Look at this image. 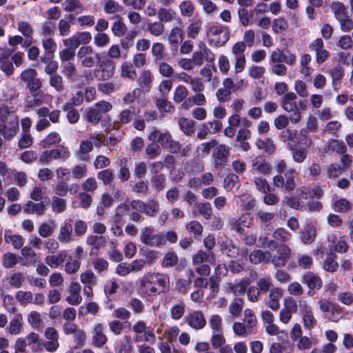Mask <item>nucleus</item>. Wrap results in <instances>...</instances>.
Wrapping results in <instances>:
<instances>
[{
    "instance_id": "nucleus-43",
    "label": "nucleus",
    "mask_w": 353,
    "mask_h": 353,
    "mask_svg": "<svg viewBox=\"0 0 353 353\" xmlns=\"http://www.w3.org/2000/svg\"><path fill=\"white\" fill-rule=\"evenodd\" d=\"M97 177L103 181V183L105 185H110L114 180V174L110 169H106L99 172Z\"/></svg>"
},
{
    "instance_id": "nucleus-61",
    "label": "nucleus",
    "mask_w": 353,
    "mask_h": 353,
    "mask_svg": "<svg viewBox=\"0 0 353 353\" xmlns=\"http://www.w3.org/2000/svg\"><path fill=\"white\" fill-rule=\"evenodd\" d=\"M156 106L161 112H170L174 110L172 103L165 99H158L156 100Z\"/></svg>"
},
{
    "instance_id": "nucleus-45",
    "label": "nucleus",
    "mask_w": 353,
    "mask_h": 353,
    "mask_svg": "<svg viewBox=\"0 0 353 353\" xmlns=\"http://www.w3.org/2000/svg\"><path fill=\"white\" fill-rule=\"evenodd\" d=\"M256 145L259 149H263L268 153H273L275 150V146L270 139L265 140L258 139Z\"/></svg>"
},
{
    "instance_id": "nucleus-46",
    "label": "nucleus",
    "mask_w": 353,
    "mask_h": 353,
    "mask_svg": "<svg viewBox=\"0 0 353 353\" xmlns=\"http://www.w3.org/2000/svg\"><path fill=\"white\" fill-rule=\"evenodd\" d=\"M244 304L243 299L239 298L236 299L229 306L230 312L235 316H239L243 309Z\"/></svg>"
},
{
    "instance_id": "nucleus-48",
    "label": "nucleus",
    "mask_w": 353,
    "mask_h": 353,
    "mask_svg": "<svg viewBox=\"0 0 353 353\" xmlns=\"http://www.w3.org/2000/svg\"><path fill=\"white\" fill-rule=\"evenodd\" d=\"M105 243L106 241L102 236L91 235L87 238V243L93 245L96 249L104 247Z\"/></svg>"
},
{
    "instance_id": "nucleus-64",
    "label": "nucleus",
    "mask_w": 353,
    "mask_h": 353,
    "mask_svg": "<svg viewBox=\"0 0 353 353\" xmlns=\"http://www.w3.org/2000/svg\"><path fill=\"white\" fill-rule=\"evenodd\" d=\"M94 42L97 46L102 48L110 43V37L105 33L99 32L94 36Z\"/></svg>"
},
{
    "instance_id": "nucleus-16",
    "label": "nucleus",
    "mask_w": 353,
    "mask_h": 353,
    "mask_svg": "<svg viewBox=\"0 0 353 353\" xmlns=\"http://www.w3.org/2000/svg\"><path fill=\"white\" fill-rule=\"evenodd\" d=\"M221 252L230 258H236L239 254V248L232 241L227 240L220 245Z\"/></svg>"
},
{
    "instance_id": "nucleus-20",
    "label": "nucleus",
    "mask_w": 353,
    "mask_h": 353,
    "mask_svg": "<svg viewBox=\"0 0 353 353\" xmlns=\"http://www.w3.org/2000/svg\"><path fill=\"white\" fill-rule=\"evenodd\" d=\"M271 253L269 251L263 252L260 250H254L250 254V261L254 264H258L261 261L268 263L270 261Z\"/></svg>"
},
{
    "instance_id": "nucleus-31",
    "label": "nucleus",
    "mask_w": 353,
    "mask_h": 353,
    "mask_svg": "<svg viewBox=\"0 0 353 353\" xmlns=\"http://www.w3.org/2000/svg\"><path fill=\"white\" fill-rule=\"evenodd\" d=\"M61 141V137L59 134L57 132H50L48 134L46 138H44L41 142H40V146L42 148H47L50 146L58 143Z\"/></svg>"
},
{
    "instance_id": "nucleus-59",
    "label": "nucleus",
    "mask_w": 353,
    "mask_h": 353,
    "mask_svg": "<svg viewBox=\"0 0 353 353\" xmlns=\"http://www.w3.org/2000/svg\"><path fill=\"white\" fill-rule=\"evenodd\" d=\"M121 74L123 77L134 79L137 75L136 71L133 69V65L130 63L125 62L121 65Z\"/></svg>"
},
{
    "instance_id": "nucleus-15",
    "label": "nucleus",
    "mask_w": 353,
    "mask_h": 353,
    "mask_svg": "<svg viewBox=\"0 0 353 353\" xmlns=\"http://www.w3.org/2000/svg\"><path fill=\"white\" fill-rule=\"evenodd\" d=\"M192 214L194 216L199 214L206 220L210 219L212 216L211 204L209 202L196 203V207L193 209Z\"/></svg>"
},
{
    "instance_id": "nucleus-40",
    "label": "nucleus",
    "mask_w": 353,
    "mask_h": 353,
    "mask_svg": "<svg viewBox=\"0 0 353 353\" xmlns=\"http://www.w3.org/2000/svg\"><path fill=\"white\" fill-rule=\"evenodd\" d=\"M352 203L346 199L336 200L333 204V209L338 212L345 213L350 210Z\"/></svg>"
},
{
    "instance_id": "nucleus-3",
    "label": "nucleus",
    "mask_w": 353,
    "mask_h": 353,
    "mask_svg": "<svg viewBox=\"0 0 353 353\" xmlns=\"http://www.w3.org/2000/svg\"><path fill=\"white\" fill-rule=\"evenodd\" d=\"M77 57L81 61L83 67L92 68L100 61V55L90 46H84L77 52Z\"/></svg>"
},
{
    "instance_id": "nucleus-60",
    "label": "nucleus",
    "mask_w": 353,
    "mask_h": 353,
    "mask_svg": "<svg viewBox=\"0 0 353 353\" xmlns=\"http://www.w3.org/2000/svg\"><path fill=\"white\" fill-rule=\"evenodd\" d=\"M165 175L161 174L154 175L151 179V183L155 189L162 190L165 186Z\"/></svg>"
},
{
    "instance_id": "nucleus-19",
    "label": "nucleus",
    "mask_w": 353,
    "mask_h": 353,
    "mask_svg": "<svg viewBox=\"0 0 353 353\" xmlns=\"http://www.w3.org/2000/svg\"><path fill=\"white\" fill-rule=\"evenodd\" d=\"M283 295V291L278 288H272L269 294L270 301L268 307L272 310H277L280 307L279 299Z\"/></svg>"
},
{
    "instance_id": "nucleus-37",
    "label": "nucleus",
    "mask_w": 353,
    "mask_h": 353,
    "mask_svg": "<svg viewBox=\"0 0 353 353\" xmlns=\"http://www.w3.org/2000/svg\"><path fill=\"white\" fill-rule=\"evenodd\" d=\"M179 258L174 251L167 252L162 260L161 265L163 268L173 267L177 264Z\"/></svg>"
},
{
    "instance_id": "nucleus-55",
    "label": "nucleus",
    "mask_w": 353,
    "mask_h": 353,
    "mask_svg": "<svg viewBox=\"0 0 353 353\" xmlns=\"http://www.w3.org/2000/svg\"><path fill=\"white\" fill-rule=\"evenodd\" d=\"M50 85L54 88L58 92H61L64 90L63 85V78L58 74H52L50 77Z\"/></svg>"
},
{
    "instance_id": "nucleus-50",
    "label": "nucleus",
    "mask_w": 353,
    "mask_h": 353,
    "mask_svg": "<svg viewBox=\"0 0 353 353\" xmlns=\"http://www.w3.org/2000/svg\"><path fill=\"white\" fill-rule=\"evenodd\" d=\"M250 284L249 279H243L240 283L234 284L232 287V290L234 295H242L245 291L247 287Z\"/></svg>"
},
{
    "instance_id": "nucleus-4",
    "label": "nucleus",
    "mask_w": 353,
    "mask_h": 353,
    "mask_svg": "<svg viewBox=\"0 0 353 353\" xmlns=\"http://www.w3.org/2000/svg\"><path fill=\"white\" fill-rule=\"evenodd\" d=\"M297 173L294 169H290L285 173L284 176L281 174L274 176V185L278 188H284L286 191L291 192L295 188L294 179Z\"/></svg>"
},
{
    "instance_id": "nucleus-32",
    "label": "nucleus",
    "mask_w": 353,
    "mask_h": 353,
    "mask_svg": "<svg viewBox=\"0 0 353 353\" xmlns=\"http://www.w3.org/2000/svg\"><path fill=\"white\" fill-rule=\"evenodd\" d=\"M99 310V307L96 302H90L85 305H81L79 308V316H84L88 314H96Z\"/></svg>"
},
{
    "instance_id": "nucleus-51",
    "label": "nucleus",
    "mask_w": 353,
    "mask_h": 353,
    "mask_svg": "<svg viewBox=\"0 0 353 353\" xmlns=\"http://www.w3.org/2000/svg\"><path fill=\"white\" fill-rule=\"evenodd\" d=\"M202 21L196 20L192 23L187 28L188 36L191 39H195L201 29Z\"/></svg>"
},
{
    "instance_id": "nucleus-22",
    "label": "nucleus",
    "mask_w": 353,
    "mask_h": 353,
    "mask_svg": "<svg viewBox=\"0 0 353 353\" xmlns=\"http://www.w3.org/2000/svg\"><path fill=\"white\" fill-rule=\"evenodd\" d=\"M67 257L65 251H61L56 255H49L46 257V263L52 268H56L61 265Z\"/></svg>"
},
{
    "instance_id": "nucleus-11",
    "label": "nucleus",
    "mask_w": 353,
    "mask_h": 353,
    "mask_svg": "<svg viewBox=\"0 0 353 353\" xmlns=\"http://www.w3.org/2000/svg\"><path fill=\"white\" fill-rule=\"evenodd\" d=\"M270 61L272 63H285L288 65H293L296 61V57L289 50L283 52L280 49L273 51L270 56Z\"/></svg>"
},
{
    "instance_id": "nucleus-49",
    "label": "nucleus",
    "mask_w": 353,
    "mask_h": 353,
    "mask_svg": "<svg viewBox=\"0 0 353 353\" xmlns=\"http://www.w3.org/2000/svg\"><path fill=\"white\" fill-rule=\"evenodd\" d=\"M254 182L259 191L263 193H268L271 192V188L265 179L262 177H255Z\"/></svg>"
},
{
    "instance_id": "nucleus-18",
    "label": "nucleus",
    "mask_w": 353,
    "mask_h": 353,
    "mask_svg": "<svg viewBox=\"0 0 353 353\" xmlns=\"http://www.w3.org/2000/svg\"><path fill=\"white\" fill-rule=\"evenodd\" d=\"M214 261V254L213 252L207 250H199L192 257L194 264H201L203 262L212 263Z\"/></svg>"
},
{
    "instance_id": "nucleus-30",
    "label": "nucleus",
    "mask_w": 353,
    "mask_h": 353,
    "mask_svg": "<svg viewBox=\"0 0 353 353\" xmlns=\"http://www.w3.org/2000/svg\"><path fill=\"white\" fill-rule=\"evenodd\" d=\"M336 257V254L332 252L330 253L327 255L323 263V268L325 269V270L330 272H334L338 269L339 264L335 261Z\"/></svg>"
},
{
    "instance_id": "nucleus-41",
    "label": "nucleus",
    "mask_w": 353,
    "mask_h": 353,
    "mask_svg": "<svg viewBox=\"0 0 353 353\" xmlns=\"http://www.w3.org/2000/svg\"><path fill=\"white\" fill-rule=\"evenodd\" d=\"M158 18L161 22H169L173 20L176 12L171 9L161 8L158 12Z\"/></svg>"
},
{
    "instance_id": "nucleus-28",
    "label": "nucleus",
    "mask_w": 353,
    "mask_h": 353,
    "mask_svg": "<svg viewBox=\"0 0 353 353\" xmlns=\"http://www.w3.org/2000/svg\"><path fill=\"white\" fill-rule=\"evenodd\" d=\"M23 210L26 213H34L36 212L39 215H43L46 210L43 203H34L29 201L23 207Z\"/></svg>"
},
{
    "instance_id": "nucleus-26",
    "label": "nucleus",
    "mask_w": 353,
    "mask_h": 353,
    "mask_svg": "<svg viewBox=\"0 0 353 353\" xmlns=\"http://www.w3.org/2000/svg\"><path fill=\"white\" fill-rule=\"evenodd\" d=\"M180 129L185 135L190 136L194 132V122L188 118H180L178 121Z\"/></svg>"
},
{
    "instance_id": "nucleus-44",
    "label": "nucleus",
    "mask_w": 353,
    "mask_h": 353,
    "mask_svg": "<svg viewBox=\"0 0 353 353\" xmlns=\"http://www.w3.org/2000/svg\"><path fill=\"white\" fill-rule=\"evenodd\" d=\"M188 231L192 233L195 238L201 236L203 230V225L197 221H192L185 226Z\"/></svg>"
},
{
    "instance_id": "nucleus-13",
    "label": "nucleus",
    "mask_w": 353,
    "mask_h": 353,
    "mask_svg": "<svg viewBox=\"0 0 353 353\" xmlns=\"http://www.w3.org/2000/svg\"><path fill=\"white\" fill-rule=\"evenodd\" d=\"M187 321L188 325L196 330L203 328L206 324L204 316L201 311H194L190 314L187 317Z\"/></svg>"
},
{
    "instance_id": "nucleus-56",
    "label": "nucleus",
    "mask_w": 353,
    "mask_h": 353,
    "mask_svg": "<svg viewBox=\"0 0 353 353\" xmlns=\"http://www.w3.org/2000/svg\"><path fill=\"white\" fill-rule=\"evenodd\" d=\"M137 82L142 88H150L152 82L151 72L149 70H144L137 79Z\"/></svg>"
},
{
    "instance_id": "nucleus-58",
    "label": "nucleus",
    "mask_w": 353,
    "mask_h": 353,
    "mask_svg": "<svg viewBox=\"0 0 353 353\" xmlns=\"http://www.w3.org/2000/svg\"><path fill=\"white\" fill-rule=\"evenodd\" d=\"M159 211V204L157 201L152 200L148 203H145L143 213L150 216H154V214Z\"/></svg>"
},
{
    "instance_id": "nucleus-62",
    "label": "nucleus",
    "mask_w": 353,
    "mask_h": 353,
    "mask_svg": "<svg viewBox=\"0 0 353 353\" xmlns=\"http://www.w3.org/2000/svg\"><path fill=\"white\" fill-rule=\"evenodd\" d=\"M132 109H125L121 112L119 115L120 121L122 123L126 124L131 121L133 115L136 114L135 108L132 107Z\"/></svg>"
},
{
    "instance_id": "nucleus-24",
    "label": "nucleus",
    "mask_w": 353,
    "mask_h": 353,
    "mask_svg": "<svg viewBox=\"0 0 353 353\" xmlns=\"http://www.w3.org/2000/svg\"><path fill=\"white\" fill-rule=\"evenodd\" d=\"M72 225L70 223H65L60 228L58 239L61 243H69L72 239Z\"/></svg>"
},
{
    "instance_id": "nucleus-1",
    "label": "nucleus",
    "mask_w": 353,
    "mask_h": 353,
    "mask_svg": "<svg viewBox=\"0 0 353 353\" xmlns=\"http://www.w3.org/2000/svg\"><path fill=\"white\" fill-rule=\"evenodd\" d=\"M154 228L151 226L143 228L140 234L141 241L146 245L160 247L164 245L166 241L175 243L178 240V236L173 230L168 231L165 234H154Z\"/></svg>"
},
{
    "instance_id": "nucleus-54",
    "label": "nucleus",
    "mask_w": 353,
    "mask_h": 353,
    "mask_svg": "<svg viewBox=\"0 0 353 353\" xmlns=\"http://www.w3.org/2000/svg\"><path fill=\"white\" fill-rule=\"evenodd\" d=\"M329 147L332 151H334L339 154H344L347 150V148L344 142L336 139H332L329 142Z\"/></svg>"
},
{
    "instance_id": "nucleus-52",
    "label": "nucleus",
    "mask_w": 353,
    "mask_h": 353,
    "mask_svg": "<svg viewBox=\"0 0 353 353\" xmlns=\"http://www.w3.org/2000/svg\"><path fill=\"white\" fill-rule=\"evenodd\" d=\"M188 95V89L183 85H179L174 93L173 99L176 103L182 102Z\"/></svg>"
},
{
    "instance_id": "nucleus-5",
    "label": "nucleus",
    "mask_w": 353,
    "mask_h": 353,
    "mask_svg": "<svg viewBox=\"0 0 353 353\" xmlns=\"http://www.w3.org/2000/svg\"><path fill=\"white\" fill-rule=\"evenodd\" d=\"M302 283L306 284L310 290L307 292L308 296L314 294V290H319L322 288L323 281L321 279L312 272H307L302 276Z\"/></svg>"
},
{
    "instance_id": "nucleus-14",
    "label": "nucleus",
    "mask_w": 353,
    "mask_h": 353,
    "mask_svg": "<svg viewBox=\"0 0 353 353\" xmlns=\"http://www.w3.org/2000/svg\"><path fill=\"white\" fill-rule=\"evenodd\" d=\"M92 334V343L94 346L101 347L107 343L108 338L103 333V326L102 324H97L94 327Z\"/></svg>"
},
{
    "instance_id": "nucleus-35",
    "label": "nucleus",
    "mask_w": 353,
    "mask_h": 353,
    "mask_svg": "<svg viewBox=\"0 0 353 353\" xmlns=\"http://www.w3.org/2000/svg\"><path fill=\"white\" fill-rule=\"evenodd\" d=\"M331 9L334 12L336 19L338 21L347 16L346 8L345 7L344 4L341 2H333L332 4L331 5Z\"/></svg>"
},
{
    "instance_id": "nucleus-53",
    "label": "nucleus",
    "mask_w": 353,
    "mask_h": 353,
    "mask_svg": "<svg viewBox=\"0 0 353 353\" xmlns=\"http://www.w3.org/2000/svg\"><path fill=\"white\" fill-rule=\"evenodd\" d=\"M303 321L304 327L308 330H310L315 326L316 321L310 310L305 311L303 316Z\"/></svg>"
},
{
    "instance_id": "nucleus-36",
    "label": "nucleus",
    "mask_w": 353,
    "mask_h": 353,
    "mask_svg": "<svg viewBox=\"0 0 353 353\" xmlns=\"http://www.w3.org/2000/svg\"><path fill=\"white\" fill-rule=\"evenodd\" d=\"M101 117L102 115L95 106L85 110V119L88 122L92 124H97L100 121Z\"/></svg>"
},
{
    "instance_id": "nucleus-12",
    "label": "nucleus",
    "mask_w": 353,
    "mask_h": 353,
    "mask_svg": "<svg viewBox=\"0 0 353 353\" xmlns=\"http://www.w3.org/2000/svg\"><path fill=\"white\" fill-rule=\"evenodd\" d=\"M115 64L114 61L110 59L103 60L95 72H101L99 77V80H107L112 77L114 72Z\"/></svg>"
},
{
    "instance_id": "nucleus-8",
    "label": "nucleus",
    "mask_w": 353,
    "mask_h": 353,
    "mask_svg": "<svg viewBox=\"0 0 353 353\" xmlns=\"http://www.w3.org/2000/svg\"><path fill=\"white\" fill-rule=\"evenodd\" d=\"M145 282L159 285V288L165 292L169 289V277L165 274L148 273L145 274Z\"/></svg>"
},
{
    "instance_id": "nucleus-10",
    "label": "nucleus",
    "mask_w": 353,
    "mask_h": 353,
    "mask_svg": "<svg viewBox=\"0 0 353 353\" xmlns=\"http://www.w3.org/2000/svg\"><path fill=\"white\" fill-rule=\"evenodd\" d=\"M273 239L268 241V247L274 250L277 248L281 243L288 241L290 237L291 234L284 228H278L272 233Z\"/></svg>"
},
{
    "instance_id": "nucleus-38",
    "label": "nucleus",
    "mask_w": 353,
    "mask_h": 353,
    "mask_svg": "<svg viewBox=\"0 0 353 353\" xmlns=\"http://www.w3.org/2000/svg\"><path fill=\"white\" fill-rule=\"evenodd\" d=\"M31 94L32 96V99H26L24 102L26 108H30L39 106L43 103V92H34L31 93Z\"/></svg>"
},
{
    "instance_id": "nucleus-39",
    "label": "nucleus",
    "mask_w": 353,
    "mask_h": 353,
    "mask_svg": "<svg viewBox=\"0 0 353 353\" xmlns=\"http://www.w3.org/2000/svg\"><path fill=\"white\" fill-rule=\"evenodd\" d=\"M140 253L145 256V263L149 265L152 264L159 256V252L156 250H149L147 248L143 247L140 248Z\"/></svg>"
},
{
    "instance_id": "nucleus-57",
    "label": "nucleus",
    "mask_w": 353,
    "mask_h": 353,
    "mask_svg": "<svg viewBox=\"0 0 353 353\" xmlns=\"http://www.w3.org/2000/svg\"><path fill=\"white\" fill-rule=\"evenodd\" d=\"M4 238L7 243H12L16 249L21 248L23 245V239L20 235H9L6 233Z\"/></svg>"
},
{
    "instance_id": "nucleus-34",
    "label": "nucleus",
    "mask_w": 353,
    "mask_h": 353,
    "mask_svg": "<svg viewBox=\"0 0 353 353\" xmlns=\"http://www.w3.org/2000/svg\"><path fill=\"white\" fill-rule=\"evenodd\" d=\"M140 285L141 290L148 296H154L157 294H160L161 292H163L152 283L145 282V276L141 279Z\"/></svg>"
},
{
    "instance_id": "nucleus-25",
    "label": "nucleus",
    "mask_w": 353,
    "mask_h": 353,
    "mask_svg": "<svg viewBox=\"0 0 353 353\" xmlns=\"http://www.w3.org/2000/svg\"><path fill=\"white\" fill-rule=\"evenodd\" d=\"M62 7L65 12H74L81 13L83 10V7L79 0H65L62 3Z\"/></svg>"
},
{
    "instance_id": "nucleus-63",
    "label": "nucleus",
    "mask_w": 353,
    "mask_h": 353,
    "mask_svg": "<svg viewBox=\"0 0 353 353\" xmlns=\"http://www.w3.org/2000/svg\"><path fill=\"white\" fill-rule=\"evenodd\" d=\"M185 313V307L183 303L174 305L171 308V316L174 320L181 319Z\"/></svg>"
},
{
    "instance_id": "nucleus-29",
    "label": "nucleus",
    "mask_w": 353,
    "mask_h": 353,
    "mask_svg": "<svg viewBox=\"0 0 353 353\" xmlns=\"http://www.w3.org/2000/svg\"><path fill=\"white\" fill-rule=\"evenodd\" d=\"M181 75H185L187 77V79H184V81L191 84L192 90L194 92H201L204 90V84L200 78L193 79L191 77V76L188 75L185 72H181Z\"/></svg>"
},
{
    "instance_id": "nucleus-6",
    "label": "nucleus",
    "mask_w": 353,
    "mask_h": 353,
    "mask_svg": "<svg viewBox=\"0 0 353 353\" xmlns=\"http://www.w3.org/2000/svg\"><path fill=\"white\" fill-rule=\"evenodd\" d=\"M45 337L48 340L45 341L44 348L50 352H55L59 347V334L55 328L52 327H47L45 333Z\"/></svg>"
},
{
    "instance_id": "nucleus-7",
    "label": "nucleus",
    "mask_w": 353,
    "mask_h": 353,
    "mask_svg": "<svg viewBox=\"0 0 353 353\" xmlns=\"http://www.w3.org/2000/svg\"><path fill=\"white\" fill-rule=\"evenodd\" d=\"M277 248L276 254L271 256L270 261L276 267H284L290 259L291 250L288 246L284 244Z\"/></svg>"
},
{
    "instance_id": "nucleus-42",
    "label": "nucleus",
    "mask_w": 353,
    "mask_h": 353,
    "mask_svg": "<svg viewBox=\"0 0 353 353\" xmlns=\"http://www.w3.org/2000/svg\"><path fill=\"white\" fill-rule=\"evenodd\" d=\"M10 127L8 128L5 123V130L0 132L6 138L12 139L17 133L18 128V121L16 119L12 118L10 121Z\"/></svg>"
},
{
    "instance_id": "nucleus-47",
    "label": "nucleus",
    "mask_w": 353,
    "mask_h": 353,
    "mask_svg": "<svg viewBox=\"0 0 353 353\" xmlns=\"http://www.w3.org/2000/svg\"><path fill=\"white\" fill-rule=\"evenodd\" d=\"M63 74L70 80H74V77L77 75V70L73 63L66 62L62 63Z\"/></svg>"
},
{
    "instance_id": "nucleus-27",
    "label": "nucleus",
    "mask_w": 353,
    "mask_h": 353,
    "mask_svg": "<svg viewBox=\"0 0 353 353\" xmlns=\"http://www.w3.org/2000/svg\"><path fill=\"white\" fill-rule=\"evenodd\" d=\"M52 159H62L66 160L70 157L68 149L62 145H59L56 148L49 150Z\"/></svg>"
},
{
    "instance_id": "nucleus-23",
    "label": "nucleus",
    "mask_w": 353,
    "mask_h": 353,
    "mask_svg": "<svg viewBox=\"0 0 353 353\" xmlns=\"http://www.w3.org/2000/svg\"><path fill=\"white\" fill-rule=\"evenodd\" d=\"M93 150V143L90 140L82 141L80 143V148L78 152V158L81 161H88L90 156L88 154Z\"/></svg>"
},
{
    "instance_id": "nucleus-33",
    "label": "nucleus",
    "mask_w": 353,
    "mask_h": 353,
    "mask_svg": "<svg viewBox=\"0 0 353 353\" xmlns=\"http://www.w3.org/2000/svg\"><path fill=\"white\" fill-rule=\"evenodd\" d=\"M252 168L265 175L270 174L272 170V167L267 163L265 160L259 161L256 159L253 160Z\"/></svg>"
},
{
    "instance_id": "nucleus-21",
    "label": "nucleus",
    "mask_w": 353,
    "mask_h": 353,
    "mask_svg": "<svg viewBox=\"0 0 353 353\" xmlns=\"http://www.w3.org/2000/svg\"><path fill=\"white\" fill-rule=\"evenodd\" d=\"M116 20L112 25V31L114 36L121 37L124 36L127 32V27L123 23L122 17L117 15L114 17Z\"/></svg>"
},
{
    "instance_id": "nucleus-9",
    "label": "nucleus",
    "mask_w": 353,
    "mask_h": 353,
    "mask_svg": "<svg viewBox=\"0 0 353 353\" xmlns=\"http://www.w3.org/2000/svg\"><path fill=\"white\" fill-rule=\"evenodd\" d=\"M316 237V223L310 221L305 223L300 232V238L304 244L312 243Z\"/></svg>"
},
{
    "instance_id": "nucleus-2",
    "label": "nucleus",
    "mask_w": 353,
    "mask_h": 353,
    "mask_svg": "<svg viewBox=\"0 0 353 353\" xmlns=\"http://www.w3.org/2000/svg\"><path fill=\"white\" fill-rule=\"evenodd\" d=\"M230 155V148L225 144L218 143L212 154V163L217 170H221L228 162Z\"/></svg>"
},
{
    "instance_id": "nucleus-17",
    "label": "nucleus",
    "mask_w": 353,
    "mask_h": 353,
    "mask_svg": "<svg viewBox=\"0 0 353 353\" xmlns=\"http://www.w3.org/2000/svg\"><path fill=\"white\" fill-rule=\"evenodd\" d=\"M209 32L214 36L219 35L222 33H223V40H219L216 41L217 46H222L225 45V43L228 41L230 36H229V30L228 28L226 26H223L221 25H216L213 26L210 28Z\"/></svg>"
}]
</instances>
